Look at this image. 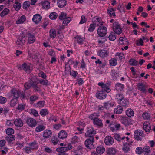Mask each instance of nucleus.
Here are the masks:
<instances>
[{"mask_svg":"<svg viewBox=\"0 0 155 155\" xmlns=\"http://www.w3.org/2000/svg\"><path fill=\"white\" fill-rule=\"evenodd\" d=\"M107 28L104 26H100L98 29L97 34L100 37H103L107 33Z\"/></svg>","mask_w":155,"mask_h":155,"instance_id":"obj_7","label":"nucleus"},{"mask_svg":"<svg viewBox=\"0 0 155 155\" xmlns=\"http://www.w3.org/2000/svg\"><path fill=\"white\" fill-rule=\"evenodd\" d=\"M66 147H65L58 148L56 149V150L58 152H60L61 153H65L67 151Z\"/></svg>","mask_w":155,"mask_h":155,"instance_id":"obj_45","label":"nucleus"},{"mask_svg":"<svg viewBox=\"0 0 155 155\" xmlns=\"http://www.w3.org/2000/svg\"><path fill=\"white\" fill-rule=\"evenodd\" d=\"M52 132L51 130H45L43 134V136L45 138H48L52 135Z\"/></svg>","mask_w":155,"mask_h":155,"instance_id":"obj_28","label":"nucleus"},{"mask_svg":"<svg viewBox=\"0 0 155 155\" xmlns=\"http://www.w3.org/2000/svg\"><path fill=\"white\" fill-rule=\"evenodd\" d=\"M28 42L29 44L33 43L35 41V38L34 35L31 33L28 34Z\"/></svg>","mask_w":155,"mask_h":155,"instance_id":"obj_25","label":"nucleus"},{"mask_svg":"<svg viewBox=\"0 0 155 155\" xmlns=\"http://www.w3.org/2000/svg\"><path fill=\"white\" fill-rule=\"evenodd\" d=\"M113 29L115 32L117 34H120L122 32L120 24L117 22H114L113 25Z\"/></svg>","mask_w":155,"mask_h":155,"instance_id":"obj_2","label":"nucleus"},{"mask_svg":"<svg viewBox=\"0 0 155 155\" xmlns=\"http://www.w3.org/2000/svg\"><path fill=\"white\" fill-rule=\"evenodd\" d=\"M110 129L112 132L118 130L120 127L119 124L117 123L115 121H112L110 124Z\"/></svg>","mask_w":155,"mask_h":155,"instance_id":"obj_8","label":"nucleus"},{"mask_svg":"<svg viewBox=\"0 0 155 155\" xmlns=\"http://www.w3.org/2000/svg\"><path fill=\"white\" fill-rule=\"evenodd\" d=\"M74 63V62L73 59H71L68 61V63L65 64V71H69L71 69L70 65H72Z\"/></svg>","mask_w":155,"mask_h":155,"instance_id":"obj_19","label":"nucleus"},{"mask_svg":"<svg viewBox=\"0 0 155 155\" xmlns=\"http://www.w3.org/2000/svg\"><path fill=\"white\" fill-rule=\"evenodd\" d=\"M30 4V2L29 1H26L25 2L23 5V8L25 9H27L29 7Z\"/></svg>","mask_w":155,"mask_h":155,"instance_id":"obj_46","label":"nucleus"},{"mask_svg":"<svg viewBox=\"0 0 155 155\" xmlns=\"http://www.w3.org/2000/svg\"><path fill=\"white\" fill-rule=\"evenodd\" d=\"M67 14L66 13L61 12L59 17V18L61 20H63L67 18Z\"/></svg>","mask_w":155,"mask_h":155,"instance_id":"obj_62","label":"nucleus"},{"mask_svg":"<svg viewBox=\"0 0 155 155\" xmlns=\"http://www.w3.org/2000/svg\"><path fill=\"white\" fill-rule=\"evenodd\" d=\"M119 104L123 107H126L128 106L129 104V101L127 99L124 98L119 102Z\"/></svg>","mask_w":155,"mask_h":155,"instance_id":"obj_23","label":"nucleus"},{"mask_svg":"<svg viewBox=\"0 0 155 155\" xmlns=\"http://www.w3.org/2000/svg\"><path fill=\"white\" fill-rule=\"evenodd\" d=\"M143 132L140 130H137L134 132V137L137 140H142V138L140 137H144Z\"/></svg>","mask_w":155,"mask_h":155,"instance_id":"obj_5","label":"nucleus"},{"mask_svg":"<svg viewBox=\"0 0 155 155\" xmlns=\"http://www.w3.org/2000/svg\"><path fill=\"white\" fill-rule=\"evenodd\" d=\"M99 116L98 114L97 113H94L92 114H91L89 116V118L91 120H93V121H94V120L97 117H98Z\"/></svg>","mask_w":155,"mask_h":155,"instance_id":"obj_47","label":"nucleus"},{"mask_svg":"<svg viewBox=\"0 0 155 155\" xmlns=\"http://www.w3.org/2000/svg\"><path fill=\"white\" fill-rule=\"evenodd\" d=\"M6 133L8 135H11L14 133V130L12 128L7 129L6 131Z\"/></svg>","mask_w":155,"mask_h":155,"instance_id":"obj_54","label":"nucleus"},{"mask_svg":"<svg viewBox=\"0 0 155 155\" xmlns=\"http://www.w3.org/2000/svg\"><path fill=\"white\" fill-rule=\"evenodd\" d=\"M109 61L110 65L111 66H115L117 64V60L116 59H112Z\"/></svg>","mask_w":155,"mask_h":155,"instance_id":"obj_57","label":"nucleus"},{"mask_svg":"<svg viewBox=\"0 0 155 155\" xmlns=\"http://www.w3.org/2000/svg\"><path fill=\"white\" fill-rule=\"evenodd\" d=\"M126 115L129 117H131L134 115V112L131 109L127 110L126 111Z\"/></svg>","mask_w":155,"mask_h":155,"instance_id":"obj_42","label":"nucleus"},{"mask_svg":"<svg viewBox=\"0 0 155 155\" xmlns=\"http://www.w3.org/2000/svg\"><path fill=\"white\" fill-rule=\"evenodd\" d=\"M130 64L132 66H136L137 65L138 61H136L134 59H130L129 61Z\"/></svg>","mask_w":155,"mask_h":155,"instance_id":"obj_49","label":"nucleus"},{"mask_svg":"<svg viewBox=\"0 0 155 155\" xmlns=\"http://www.w3.org/2000/svg\"><path fill=\"white\" fill-rule=\"evenodd\" d=\"M17 103V99L15 98L12 99L10 103V106L11 107H14L15 106Z\"/></svg>","mask_w":155,"mask_h":155,"instance_id":"obj_48","label":"nucleus"},{"mask_svg":"<svg viewBox=\"0 0 155 155\" xmlns=\"http://www.w3.org/2000/svg\"><path fill=\"white\" fill-rule=\"evenodd\" d=\"M25 104H21L18 105L17 109L21 111L25 110Z\"/></svg>","mask_w":155,"mask_h":155,"instance_id":"obj_52","label":"nucleus"},{"mask_svg":"<svg viewBox=\"0 0 155 155\" xmlns=\"http://www.w3.org/2000/svg\"><path fill=\"white\" fill-rule=\"evenodd\" d=\"M15 138L14 136L11 135H8L5 137L6 140L8 141L9 143H10L11 142L13 141Z\"/></svg>","mask_w":155,"mask_h":155,"instance_id":"obj_43","label":"nucleus"},{"mask_svg":"<svg viewBox=\"0 0 155 155\" xmlns=\"http://www.w3.org/2000/svg\"><path fill=\"white\" fill-rule=\"evenodd\" d=\"M96 133V131L93 128H91L88 130L85 133V136L88 138H94V137Z\"/></svg>","mask_w":155,"mask_h":155,"instance_id":"obj_6","label":"nucleus"},{"mask_svg":"<svg viewBox=\"0 0 155 155\" xmlns=\"http://www.w3.org/2000/svg\"><path fill=\"white\" fill-rule=\"evenodd\" d=\"M42 18V17L40 14H37L33 16L32 21L36 24H37L41 20Z\"/></svg>","mask_w":155,"mask_h":155,"instance_id":"obj_13","label":"nucleus"},{"mask_svg":"<svg viewBox=\"0 0 155 155\" xmlns=\"http://www.w3.org/2000/svg\"><path fill=\"white\" fill-rule=\"evenodd\" d=\"M123 111V108L121 106L119 105L114 109V112L117 114H120Z\"/></svg>","mask_w":155,"mask_h":155,"instance_id":"obj_33","label":"nucleus"},{"mask_svg":"<svg viewBox=\"0 0 155 155\" xmlns=\"http://www.w3.org/2000/svg\"><path fill=\"white\" fill-rule=\"evenodd\" d=\"M42 6L46 9H48L50 8V2L47 1L42 2L41 3Z\"/></svg>","mask_w":155,"mask_h":155,"instance_id":"obj_34","label":"nucleus"},{"mask_svg":"<svg viewBox=\"0 0 155 155\" xmlns=\"http://www.w3.org/2000/svg\"><path fill=\"white\" fill-rule=\"evenodd\" d=\"M50 37L52 38H54L56 36V31L54 29H51L49 31Z\"/></svg>","mask_w":155,"mask_h":155,"instance_id":"obj_40","label":"nucleus"},{"mask_svg":"<svg viewBox=\"0 0 155 155\" xmlns=\"http://www.w3.org/2000/svg\"><path fill=\"white\" fill-rule=\"evenodd\" d=\"M98 55L101 58L106 57L109 55V51L104 49L99 50L97 52Z\"/></svg>","mask_w":155,"mask_h":155,"instance_id":"obj_10","label":"nucleus"},{"mask_svg":"<svg viewBox=\"0 0 155 155\" xmlns=\"http://www.w3.org/2000/svg\"><path fill=\"white\" fill-rule=\"evenodd\" d=\"M143 129L146 132H149L151 129L150 124L148 122H145L143 125Z\"/></svg>","mask_w":155,"mask_h":155,"instance_id":"obj_20","label":"nucleus"},{"mask_svg":"<svg viewBox=\"0 0 155 155\" xmlns=\"http://www.w3.org/2000/svg\"><path fill=\"white\" fill-rule=\"evenodd\" d=\"M137 89L142 93H146V92L145 86L143 83H139L137 85Z\"/></svg>","mask_w":155,"mask_h":155,"instance_id":"obj_14","label":"nucleus"},{"mask_svg":"<svg viewBox=\"0 0 155 155\" xmlns=\"http://www.w3.org/2000/svg\"><path fill=\"white\" fill-rule=\"evenodd\" d=\"M26 20V18L25 15H22L21 17L20 18L18 19L16 21V23L17 24H20L21 23H22L25 21Z\"/></svg>","mask_w":155,"mask_h":155,"instance_id":"obj_36","label":"nucleus"},{"mask_svg":"<svg viewBox=\"0 0 155 155\" xmlns=\"http://www.w3.org/2000/svg\"><path fill=\"white\" fill-rule=\"evenodd\" d=\"M105 150V148L102 145L98 146L96 149L97 152L99 154H101L103 153L104 152Z\"/></svg>","mask_w":155,"mask_h":155,"instance_id":"obj_27","label":"nucleus"},{"mask_svg":"<svg viewBox=\"0 0 155 155\" xmlns=\"http://www.w3.org/2000/svg\"><path fill=\"white\" fill-rule=\"evenodd\" d=\"M82 149L81 147L79 146L77 148V150H74V155H82Z\"/></svg>","mask_w":155,"mask_h":155,"instance_id":"obj_32","label":"nucleus"},{"mask_svg":"<svg viewBox=\"0 0 155 155\" xmlns=\"http://www.w3.org/2000/svg\"><path fill=\"white\" fill-rule=\"evenodd\" d=\"M106 95V93L103 91H98L96 94V97L100 99H103L105 98Z\"/></svg>","mask_w":155,"mask_h":155,"instance_id":"obj_11","label":"nucleus"},{"mask_svg":"<svg viewBox=\"0 0 155 155\" xmlns=\"http://www.w3.org/2000/svg\"><path fill=\"white\" fill-rule=\"evenodd\" d=\"M117 150L114 148H108L106 150V152L108 155H115Z\"/></svg>","mask_w":155,"mask_h":155,"instance_id":"obj_21","label":"nucleus"},{"mask_svg":"<svg viewBox=\"0 0 155 155\" xmlns=\"http://www.w3.org/2000/svg\"><path fill=\"white\" fill-rule=\"evenodd\" d=\"M95 18H94L92 20L94 21V23L93 24H94L95 26H99L103 25V24L102 23H101V18H97L95 20Z\"/></svg>","mask_w":155,"mask_h":155,"instance_id":"obj_29","label":"nucleus"},{"mask_svg":"<svg viewBox=\"0 0 155 155\" xmlns=\"http://www.w3.org/2000/svg\"><path fill=\"white\" fill-rule=\"evenodd\" d=\"M10 91L11 95L16 99L19 98L21 94V91L15 88L12 89Z\"/></svg>","mask_w":155,"mask_h":155,"instance_id":"obj_9","label":"nucleus"},{"mask_svg":"<svg viewBox=\"0 0 155 155\" xmlns=\"http://www.w3.org/2000/svg\"><path fill=\"white\" fill-rule=\"evenodd\" d=\"M14 123L15 126L18 127H22L23 125L22 121L20 118L16 119Z\"/></svg>","mask_w":155,"mask_h":155,"instance_id":"obj_17","label":"nucleus"},{"mask_svg":"<svg viewBox=\"0 0 155 155\" xmlns=\"http://www.w3.org/2000/svg\"><path fill=\"white\" fill-rule=\"evenodd\" d=\"M75 38L77 39V42L79 44H81L84 40L83 38H81L80 36L78 35L75 37Z\"/></svg>","mask_w":155,"mask_h":155,"instance_id":"obj_61","label":"nucleus"},{"mask_svg":"<svg viewBox=\"0 0 155 155\" xmlns=\"http://www.w3.org/2000/svg\"><path fill=\"white\" fill-rule=\"evenodd\" d=\"M104 142L106 145H110L113 143L114 140L111 137L107 136L105 138Z\"/></svg>","mask_w":155,"mask_h":155,"instance_id":"obj_12","label":"nucleus"},{"mask_svg":"<svg viewBox=\"0 0 155 155\" xmlns=\"http://www.w3.org/2000/svg\"><path fill=\"white\" fill-rule=\"evenodd\" d=\"M115 139L118 141H120L121 140H123L125 139V137L121 138L120 135L118 134H115L114 136Z\"/></svg>","mask_w":155,"mask_h":155,"instance_id":"obj_56","label":"nucleus"},{"mask_svg":"<svg viewBox=\"0 0 155 155\" xmlns=\"http://www.w3.org/2000/svg\"><path fill=\"white\" fill-rule=\"evenodd\" d=\"M66 3L67 1L65 0H58L57 4L59 7L62 8L65 6Z\"/></svg>","mask_w":155,"mask_h":155,"instance_id":"obj_26","label":"nucleus"},{"mask_svg":"<svg viewBox=\"0 0 155 155\" xmlns=\"http://www.w3.org/2000/svg\"><path fill=\"white\" fill-rule=\"evenodd\" d=\"M33 81L32 79H30L29 81L25 83L24 84V87L26 89H28L31 87H32L33 84Z\"/></svg>","mask_w":155,"mask_h":155,"instance_id":"obj_18","label":"nucleus"},{"mask_svg":"<svg viewBox=\"0 0 155 155\" xmlns=\"http://www.w3.org/2000/svg\"><path fill=\"white\" fill-rule=\"evenodd\" d=\"M121 122L125 126L129 125L131 123L130 119L127 117H123L121 119Z\"/></svg>","mask_w":155,"mask_h":155,"instance_id":"obj_22","label":"nucleus"},{"mask_svg":"<svg viewBox=\"0 0 155 155\" xmlns=\"http://www.w3.org/2000/svg\"><path fill=\"white\" fill-rule=\"evenodd\" d=\"M93 123L100 127H103V125L101 120L98 118H95L94 120Z\"/></svg>","mask_w":155,"mask_h":155,"instance_id":"obj_15","label":"nucleus"},{"mask_svg":"<svg viewBox=\"0 0 155 155\" xmlns=\"http://www.w3.org/2000/svg\"><path fill=\"white\" fill-rule=\"evenodd\" d=\"M21 4L18 2L17 0H15V4L13 5V7L15 9L16 11L19 10L21 8Z\"/></svg>","mask_w":155,"mask_h":155,"instance_id":"obj_37","label":"nucleus"},{"mask_svg":"<svg viewBox=\"0 0 155 155\" xmlns=\"http://www.w3.org/2000/svg\"><path fill=\"white\" fill-rule=\"evenodd\" d=\"M136 153L139 154H140L142 153H143V149L141 147H138L136 150Z\"/></svg>","mask_w":155,"mask_h":155,"instance_id":"obj_64","label":"nucleus"},{"mask_svg":"<svg viewBox=\"0 0 155 155\" xmlns=\"http://www.w3.org/2000/svg\"><path fill=\"white\" fill-rule=\"evenodd\" d=\"M108 37L109 40L110 41H114L116 39V36L115 34L113 32H111L110 34Z\"/></svg>","mask_w":155,"mask_h":155,"instance_id":"obj_53","label":"nucleus"},{"mask_svg":"<svg viewBox=\"0 0 155 155\" xmlns=\"http://www.w3.org/2000/svg\"><path fill=\"white\" fill-rule=\"evenodd\" d=\"M58 137L60 139H63L67 137V133L64 130H61L58 134Z\"/></svg>","mask_w":155,"mask_h":155,"instance_id":"obj_24","label":"nucleus"},{"mask_svg":"<svg viewBox=\"0 0 155 155\" xmlns=\"http://www.w3.org/2000/svg\"><path fill=\"white\" fill-rule=\"evenodd\" d=\"M45 103V102L44 101H39L37 103L36 106L38 107L41 108L44 106Z\"/></svg>","mask_w":155,"mask_h":155,"instance_id":"obj_55","label":"nucleus"},{"mask_svg":"<svg viewBox=\"0 0 155 155\" xmlns=\"http://www.w3.org/2000/svg\"><path fill=\"white\" fill-rule=\"evenodd\" d=\"M94 142V138H88L85 141L84 144L87 148L91 149L94 147L93 144Z\"/></svg>","mask_w":155,"mask_h":155,"instance_id":"obj_1","label":"nucleus"},{"mask_svg":"<svg viewBox=\"0 0 155 155\" xmlns=\"http://www.w3.org/2000/svg\"><path fill=\"white\" fill-rule=\"evenodd\" d=\"M26 123L29 127H35L37 124V121L33 118L28 117L26 120Z\"/></svg>","mask_w":155,"mask_h":155,"instance_id":"obj_4","label":"nucleus"},{"mask_svg":"<svg viewBox=\"0 0 155 155\" xmlns=\"http://www.w3.org/2000/svg\"><path fill=\"white\" fill-rule=\"evenodd\" d=\"M48 114V111L46 109H42L40 110V114L41 116H45Z\"/></svg>","mask_w":155,"mask_h":155,"instance_id":"obj_58","label":"nucleus"},{"mask_svg":"<svg viewBox=\"0 0 155 155\" xmlns=\"http://www.w3.org/2000/svg\"><path fill=\"white\" fill-rule=\"evenodd\" d=\"M26 38L24 36H20L16 41V43L18 47L23 46L25 43Z\"/></svg>","mask_w":155,"mask_h":155,"instance_id":"obj_3","label":"nucleus"},{"mask_svg":"<svg viewBox=\"0 0 155 155\" xmlns=\"http://www.w3.org/2000/svg\"><path fill=\"white\" fill-rule=\"evenodd\" d=\"M50 18L54 20L56 19L58 17L57 14L55 12H52L50 13L49 15Z\"/></svg>","mask_w":155,"mask_h":155,"instance_id":"obj_51","label":"nucleus"},{"mask_svg":"<svg viewBox=\"0 0 155 155\" xmlns=\"http://www.w3.org/2000/svg\"><path fill=\"white\" fill-rule=\"evenodd\" d=\"M39 82L37 81H34V82H33V84L32 87L35 91H38L40 90V88L37 86V84Z\"/></svg>","mask_w":155,"mask_h":155,"instance_id":"obj_38","label":"nucleus"},{"mask_svg":"<svg viewBox=\"0 0 155 155\" xmlns=\"http://www.w3.org/2000/svg\"><path fill=\"white\" fill-rule=\"evenodd\" d=\"M23 70H24L27 73L30 72V67L29 66L27 65L25 63H24L22 64Z\"/></svg>","mask_w":155,"mask_h":155,"instance_id":"obj_35","label":"nucleus"},{"mask_svg":"<svg viewBox=\"0 0 155 155\" xmlns=\"http://www.w3.org/2000/svg\"><path fill=\"white\" fill-rule=\"evenodd\" d=\"M117 58H119L120 60H121L124 58V56L123 54L120 53H117L115 55Z\"/></svg>","mask_w":155,"mask_h":155,"instance_id":"obj_63","label":"nucleus"},{"mask_svg":"<svg viewBox=\"0 0 155 155\" xmlns=\"http://www.w3.org/2000/svg\"><path fill=\"white\" fill-rule=\"evenodd\" d=\"M124 87V85L119 83H118L115 85V89L118 92L122 91Z\"/></svg>","mask_w":155,"mask_h":155,"instance_id":"obj_30","label":"nucleus"},{"mask_svg":"<svg viewBox=\"0 0 155 155\" xmlns=\"http://www.w3.org/2000/svg\"><path fill=\"white\" fill-rule=\"evenodd\" d=\"M29 146L32 150L37 149L38 148V146L37 145L36 142H34L32 143H30Z\"/></svg>","mask_w":155,"mask_h":155,"instance_id":"obj_44","label":"nucleus"},{"mask_svg":"<svg viewBox=\"0 0 155 155\" xmlns=\"http://www.w3.org/2000/svg\"><path fill=\"white\" fill-rule=\"evenodd\" d=\"M9 10L8 9L5 8L1 13L0 16L2 17H3L5 15H7L9 13Z\"/></svg>","mask_w":155,"mask_h":155,"instance_id":"obj_41","label":"nucleus"},{"mask_svg":"<svg viewBox=\"0 0 155 155\" xmlns=\"http://www.w3.org/2000/svg\"><path fill=\"white\" fill-rule=\"evenodd\" d=\"M79 139L77 136H74L71 139V142L74 144L78 143L79 141Z\"/></svg>","mask_w":155,"mask_h":155,"instance_id":"obj_59","label":"nucleus"},{"mask_svg":"<svg viewBox=\"0 0 155 155\" xmlns=\"http://www.w3.org/2000/svg\"><path fill=\"white\" fill-rule=\"evenodd\" d=\"M98 85L101 86L104 91L109 92L110 91V89L109 88L108 86L106 84L102 82H100L98 83Z\"/></svg>","mask_w":155,"mask_h":155,"instance_id":"obj_16","label":"nucleus"},{"mask_svg":"<svg viewBox=\"0 0 155 155\" xmlns=\"http://www.w3.org/2000/svg\"><path fill=\"white\" fill-rule=\"evenodd\" d=\"M143 152L144 155H149L151 153L150 149L149 146H145L143 149Z\"/></svg>","mask_w":155,"mask_h":155,"instance_id":"obj_31","label":"nucleus"},{"mask_svg":"<svg viewBox=\"0 0 155 155\" xmlns=\"http://www.w3.org/2000/svg\"><path fill=\"white\" fill-rule=\"evenodd\" d=\"M46 127L43 125H39L35 128V131L37 132H40L44 130Z\"/></svg>","mask_w":155,"mask_h":155,"instance_id":"obj_39","label":"nucleus"},{"mask_svg":"<svg viewBox=\"0 0 155 155\" xmlns=\"http://www.w3.org/2000/svg\"><path fill=\"white\" fill-rule=\"evenodd\" d=\"M115 99H117L119 102L123 99L124 97L123 95L122 94L120 93H118L117 94L115 97Z\"/></svg>","mask_w":155,"mask_h":155,"instance_id":"obj_50","label":"nucleus"},{"mask_svg":"<svg viewBox=\"0 0 155 155\" xmlns=\"http://www.w3.org/2000/svg\"><path fill=\"white\" fill-rule=\"evenodd\" d=\"M127 143H123L124 147L123 148V150L125 153L127 152L129 150V148L127 146Z\"/></svg>","mask_w":155,"mask_h":155,"instance_id":"obj_60","label":"nucleus"}]
</instances>
